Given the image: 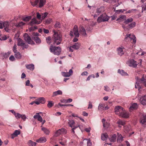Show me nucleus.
<instances>
[{
  "mask_svg": "<svg viewBox=\"0 0 146 146\" xmlns=\"http://www.w3.org/2000/svg\"><path fill=\"white\" fill-rule=\"evenodd\" d=\"M52 32L54 33L53 35L54 42L52 44L58 45L60 44L62 40L61 35H59L58 33L55 30H53Z\"/></svg>",
  "mask_w": 146,
  "mask_h": 146,
  "instance_id": "obj_1",
  "label": "nucleus"
},
{
  "mask_svg": "<svg viewBox=\"0 0 146 146\" xmlns=\"http://www.w3.org/2000/svg\"><path fill=\"white\" fill-rule=\"evenodd\" d=\"M136 82L135 86V88H141L140 83H142L146 86V75L144 76L143 75L141 78L140 79L138 77H136Z\"/></svg>",
  "mask_w": 146,
  "mask_h": 146,
  "instance_id": "obj_2",
  "label": "nucleus"
},
{
  "mask_svg": "<svg viewBox=\"0 0 146 146\" xmlns=\"http://www.w3.org/2000/svg\"><path fill=\"white\" fill-rule=\"evenodd\" d=\"M117 21H118L119 22L124 21V23L125 25H127L129 23L133 22V19L131 17L126 19V16L125 15H121L119 18L117 19Z\"/></svg>",
  "mask_w": 146,
  "mask_h": 146,
  "instance_id": "obj_3",
  "label": "nucleus"
},
{
  "mask_svg": "<svg viewBox=\"0 0 146 146\" xmlns=\"http://www.w3.org/2000/svg\"><path fill=\"white\" fill-rule=\"evenodd\" d=\"M50 50L51 52H52L55 55H59L61 51L60 48L58 46H51L50 48Z\"/></svg>",
  "mask_w": 146,
  "mask_h": 146,
  "instance_id": "obj_4",
  "label": "nucleus"
},
{
  "mask_svg": "<svg viewBox=\"0 0 146 146\" xmlns=\"http://www.w3.org/2000/svg\"><path fill=\"white\" fill-rule=\"evenodd\" d=\"M70 35L71 36H75L76 37H78L79 36L78 28L77 26L74 25L73 29L70 32Z\"/></svg>",
  "mask_w": 146,
  "mask_h": 146,
  "instance_id": "obj_5",
  "label": "nucleus"
},
{
  "mask_svg": "<svg viewBox=\"0 0 146 146\" xmlns=\"http://www.w3.org/2000/svg\"><path fill=\"white\" fill-rule=\"evenodd\" d=\"M128 38H129L131 42L133 44H134L135 43L136 41V38L134 35L132 34H127L125 36L124 40H126Z\"/></svg>",
  "mask_w": 146,
  "mask_h": 146,
  "instance_id": "obj_6",
  "label": "nucleus"
},
{
  "mask_svg": "<svg viewBox=\"0 0 146 146\" xmlns=\"http://www.w3.org/2000/svg\"><path fill=\"white\" fill-rule=\"evenodd\" d=\"M109 17L106 14L104 13L98 18L97 21L99 23L108 21L109 20Z\"/></svg>",
  "mask_w": 146,
  "mask_h": 146,
  "instance_id": "obj_7",
  "label": "nucleus"
},
{
  "mask_svg": "<svg viewBox=\"0 0 146 146\" xmlns=\"http://www.w3.org/2000/svg\"><path fill=\"white\" fill-rule=\"evenodd\" d=\"M23 36L25 40L29 44L31 45L35 44V42L31 39L30 37L27 33H25L24 35Z\"/></svg>",
  "mask_w": 146,
  "mask_h": 146,
  "instance_id": "obj_8",
  "label": "nucleus"
},
{
  "mask_svg": "<svg viewBox=\"0 0 146 146\" xmlns=\"http://www.w3.org/2000/svg\"><path fill=\"white\" fill-rule=\"evenodd\" d=\"M124 109L121 107V106H116L115 108V113L119 116L121 114V113H122V112H123V110Z\"/></svg>",
  "mask_w": 146,
  "mask_h": 146,
  "instance_id": "obj_9",
  "label": "nucleus"
},
{
  "mask_svg": "<svg viewBox=\"0 0 146 146\" xmlns=\"http://www.w3.org/2000/svg\"><path fill=\"white\" fill-rule=\"evenodd\" d=\"M73 71L72 69L70 70L68 72H62L61 74L64 77H69L72 75Z\"/></svg>",
  "mask_w": 146,
  "mask_h": 146,
  "instance_id": "obj_10",
  "label": "nucleus"
},
{
  "mask_svg": "<svg viewBox=\"0 0 146 146\" xmlns=\"http://www.w3.org/2000/svg\"><path fill=\"white\" fill-rule=\"evenodd\" d=\"M66 131L64 128H62L58 130L56 133V136H58L59 135L62 134H65L66 133Z\"/></svg>",
  "mask_w": 146,
  "mask_h": 146,
  "instance_id": "obj_11",
  "label": "nucleus"
},
{
  "mask_svg": "<svg viewBox=\"0 0 146 146\" xmlns=\"http://www.w3.org/2000/svg\"><path fill=\"white\" fill-rule=\"evenodd\" d=\"M128 64L129 66L133 67H136L137 65L136 62L133 60H129Z\"/></svg>",
  "mask_w": 146,
  "mask_h": 146,
  "instance_id": "obj_12",
  "label": "nucleus"
},
{
  "mask_svg": "<svg viewBox=\"0 0 146 146\" xmlns=\"http://www.w3.org/2000/svg\"><path fill=\"white\" fill-rule=\"evenodd\" d=\"M3 27L5 28V30L7 32H9L10 30L9 24L8 22H5L3 23Z\"/></svg>",
  "mask_w": 146,
  "mask_h": 146,
  "instance_id": "obj_13",
  "label": "nucleus"
},
{
  "mask_svg": "<svg viewBox=\"0 0 146 146\" xmlns=\"http://www.w3.org/2000/svg\"><path fill=\"white\" fill-rule=\"evenodd\" d=\"M127 25H128L127 29L129 30L134 27L136 26V23L135 22H132Z\"/></svg>",
  "mask_w": 146,
  "mask_h": 146,
  "instance_id": "obj_14",
  "label": "nucleus"
},
{
  "mask_svg": "<svg viewBox=\"0 0 146 146\" xmlns=\"http://www.w3.org/2000/svg\"><path fill=\"white\" fill-rule=\"evenodd\" d=\"M124 48L122 46L121 47H119L117 49L118 54L120 56H121L122 55L124 54Z\"/></svg>",
  "mask_w": 146,
  "mask_h": 146,
  "instance_id": "obj_15",
  "label": "nucleus"
},
{
  "mask_svg": "<svg viewBox=\"0 0 146 146\" xmlns=\"http://www.w3.org/2000/svg\"><path fill=\"white\" fill-rule=\"evenodd\" d=\"M119 116L121 117L125 118H127L129 117L128 113L124 109L123 110V112H122V113H121Z\"/></svg>",
  "mask_w": 146,
  "mask_h": 146,
  "instance_id": "obj_16",
  "label": "nucleus"
},
{
  "mask_svg": "<svg viewBox=\"0 0 146 146\" xmlns=\"http://www.w3.org/2000/svg\"><path fill=\"white\" fill-rule=\"evenodd\" d=\"M40 23V21H38L36 18H33L32 19L29 23L30 25L31 26H33L35 24H39Z\"/></svg>",
  "mask_w": 146,
  "mask_h": 146,
  "instance_id": "obj_17",
  "label": "nucleus"
},
{
  "mask_svg": "<svg viewBox=\"0 0 146 146\" xmlns=\"http://www.w3.org/2000/svg\"><path fill=\"white\" fill-rule=\"evenodd\" d=\"M141 103L143 105L146 104V96L145 95L142 96L140 99Z\"/></svg>",
  "mask_w": 146,
  "mask_h": 146,
  "instance_id": "obj_18",
  "label": "nucleus"
},
{
  "mask_svg": "<svg viewBox=\"0 0 146 146\" xmlns=\"http://www.w3.org/2000/svg\"><path fill=\"white\" fill-rule=\"evenodd\" d=\"M140 122L142 124H144L146 122V115H143L140 118Z\"/></svg>",
  "mask_w": 146,
  "mask_h": 146,
  "instance_id": "obj_19",
  "label": "nucleus"
},
{
  "mask_svg": "<svg viewBox=\"0 0 146 146\" xmlns=\"http://www.w3.org/2000/svg\"><path fill=\"white\" fill-rule=\"evenodd\" d=\"M80 32V34H82L83 35L85 36L86 35V31L83 27H80L79 28Z\"/></svg>",
  "mask_w": 146,
  "mask_h": 146,
  "instance_id": "obj_20",
  "label": "nucleus"
},
{
  "mask_svg": "<svg viewBox=\"0 0 146 146\" xmlns=\"http://www.w3.org/2000/svg\"><path fill=\"white\" fill-rule=\"evenodd\" d=\"M118 124V127H121L122 126H124L125 124V121H122L121 120H119L117 122Z\"/></svg>",
  "mask_w": 146,
  "mask_h": 146,
  "instance_id": "obj_21",
  "label": "nucleus"
},
{
  "mask_svg": "<svg viewBox=\"0 0 146 146\" xmlns=\"http://www.w3.org/2000/svg\"><path fill=\"white\" fill-rule=\"evenodd\" d=\"M46 0H40L38 6H37V7L41 8L46 3Z\"/></svg>",
  "mask_w": 146,
  "mask_h": 146,
  "instance_id": "obj_22",
  "label": "nucleus"
},
{
  "mask_svg": "<svg viewBox=\"0 0 146 146\" xmlns=\"http://www.w3.org/2000/svg\"><path fill=\"white\" fill-rule=\"evenodd\" d=\"M79 46H70L67 48L68 50L69 51L73 52V49L77 50L79 49Z\"/></svg>",
  "mask_w": 146,
  "mask_h": 146,
  "instance_id": "obj_23",
  "label": "nucleus"
},
{
  "mask_svg": "<svg viewBox=\"0 0 146 146\" xmlns=\"http://www.w3.org/2000/svg\"><path fill=\"white\" fill-rule=\"evenodd\" d=\"M25 44V42L21 39L20 38H18V46H24Z\"/></svg>",
  "mask_w": 146,
  "mask_h": 146,
  "instance_id": "obj_24",
  "label": "nucleus"
},
{
  "mask_svg": "<svg viewBox=\"0 0 146 146\" xmlns=\"http://www.w3.org/2000/svg\"><path fill=\"white\" fill-rule=\"evenodd\" d=\"M25 66L27 69L32 70H33L35 68L34 65L32 64H26Z\"/></svg>",
  "mask_w": 146,
  "mask_h": 146,
  "instance_id": "obj_25",
  "label": "nucleus"
},
{
  "mask_svg": "<svg viewBox=\"0 0 146 146\" xmlns=\"http://www.w3.org/2000/svg\"><path fill=\"white\" fill-rule=\"evenodd\" d=\"M33 38L37 44H40L41 42V39L38 37H34Z\"/></svg>",
  "mask_w": 146,
  "mask_h": 146,
  "instance_id": "obj_26",
  "label": "nucleus"
},
{
  "mask_svg": "<svg viewBox=\"0 0 146 146\" xmlns=\"http://www.w3.org/2000/svg\"><path fill=\"white\" fill-rule=\"evenodd\" d=\"M20 132L19 130H16L14 132L12 135L11 137L13 139L15 137L17 136L18 135L20 134Z\"/></svg>",
  "mask_w": 146,
  "mask_h": 146,
  "instance_id": "obj_27",
  "label": "nucleus"
},
{
  "mask_svg": "<svg viewBox=\"0 0 146 146\" xmlns=\"http://www.w3.org/2000/svg\"><path fill=\"white\" fill-rule=\"evenodd\" d=\"M138 106L137 104L136 103H134L129 108V110L131 111L133 110H135L137 108Z\"/></svg>",
  "mask_w": 146,
  "mask_h": 146,
  "instance_id": "obj_28",
  "label": "nucleus"
},
{
  "mask_svg": "<svg viewBox=\"0 0 146 146\" xmlns=\"http://www.w3.org/2000/svg\"><path fill=\"white\" fill-rule=\"evenodd\" d=\"M68 124L69 126L71 127H74L76 126H74L75 122L73 120H69L68 122Z\"/></svg>",
  "mask_w": 146,
  "mask_h": 146,
  "instance_id": "obj_29",
  "label": "nucleus"
},
{
  "mask_svg": "<svg viewBox=\"0 0 146 146\" xmlns=\"http://www.w3.org/2000/svg\"><path fill=\"white\" fill-rule=\"evenodd\" d=\"M123 137L121 134H118V136L117 139V141L120 143L123 141Z\"/></svg>",
  "mask_w": 146,
  "mask_h": 146,
  "instance_id": "obj_30",
  "label": "nucleus"
},
{
  "mask_svg": "<svg viewBox=\"0 0 146 146\" xmlns=\"http://www.w3.org/2000/svg\"><path fill=\"white\" fill-rule=\"evenodd\" d=\"M62 91L60 90L53 92V96H55L58 95H62Z\"/></svg>",
  "mask_w": 146,
  "mask_h": 146,
  "instance_id": "obj_31",
  "label": "nucleus"
},
{
  "mask_svg": "<svg viewBox=\"0 0 146 146\" xmlns=\"http://www.w3.org/2000/svg\"><path fill=\"white\" fill-rule=\"evenodd\" d=\"M118 73L122 75L126 76L128 75V74L127 73L125 72L123 70H120V69H119L118 70Z\"/></svg>",
  "mask_w": 146,
  "mask_h": 146,
  "instance_id": "obj_32",
  "label": "nucleus"
},
{
  "mask_svg": "<svg viewBox=\"0 0 146 146\" xmlns=\"http://www.w3.org/2000/svg\"><path fill=\"white\" fill-rule=\"evenodd\" d=\"M46 141V138L45 137H41L38 140H37L36 141L39 143H44Z\"/></svg>",
  "mask_w": 146,
  "mask_h": 146,
  "instance_id": "obj_33",
  "label": "nucleus"
},
{
  "mask_svg": "<svg viewBox=\"0 0 146 146\" xmlns=\"http://www.w3.org/2000/svg\"><path fill=\"white\" fill-rule=\"evenodd\" d=\"M117 136L116 134L113 135L110 138V141L114 142L116 141Z\"/></svg>",
  "mask_w": 146,
  "mask_h": 146,
  "instance_id": "obj_34",
  "label": "nucleus"
},
{
  "mask_svg": "<svg viewBox=\"0 0 146 146\" xmlns=\"http://www.w3.org/2000/svg\"><path fill=\"white\" fill-rule=\"evenodd\" d=\"M104 11V9L103 7H101L99 8H98L97 9L96 12L98 13V15L101 13L103 12Z\"/></svg>",
  "mask_w": 146,
  "mask_h": 146,
  "instance_id": "obj_35",
  "label": "nucleus"
},
{
  "mask_svg": "<svg viewBox=\"0 0 146 146\" xmlns=\"http://www.w3.org/2000/svg\"><path fill=\"white\" fill-rule=\"evenodd\" d=\"M66 141V139H60L59 140V143L62 145H65Z\"/></svg>",
  "mask_w": 146,
  "mask_h": 146,
  "instance_id": "obj_36",
  "label": "nucleus"
},
{
  "mask_svg": "<svg viewBox=\"0 0 146 146\" xmlns=\"http://www.w3.org/2000/svg\"><path fill=\"white\" fill-rule=\"evenodd\" d=\"M108 136L107 133L102 134L101 135V139L103 141H105L107 139Z\"/></svg>",
  "mask_w": 146,
  "mask_h": 146,
  "instance_id": "obj_37",
  "label": "nucleus"
},
{
  "mask_svg": "<svg viewBox=\"0 0 146 146\" xmlns=\"http://www.w3.org/2000/svg\"><path fill=\"white\" fill-rule=\"evenodd\" d=\"M9 38L8 36H7L5 35H2L1 34H0V40H5L7 39V38Z\"/></svg>",
  "mask_w": 146,
  "mask_h": 146,
  "instance_id": "obj_38",
  "label": "nucleus"
},
{
  "mask_svg": "<svg viewBox=\"0 0 146 146\" xmlns=\"http://www.w3.org/2000/svg\"><path fill=\"white\" fill-rule=\"evenodd\" d=\"M42 130L44 133L46 134H48L50 133L49 130L47 128L44 127H42Z\"/></svg>",
  "mask_w": 146,
  "mask_h": 146,
  "instance_id": "obj_39",
  "label": "nucleus"
},
{
  "mask_svg": "<svg viewBox=\"0 0 146 146\" xmlns=\"http://www.w3.org/2000/svg\"><path fill=\"white\" fill-rule=\"evenodd\" d=\"M46 42L49 44H50L52 42V39L50 36H49L48 37H46Z\"/></svg>",
  "mask_w": 146,
  "mask_h": 146,
  "instance_id": "obj_40",
  "label": "nucleus"
},
{
  "mask_svg": "<svg viewBox=\"0 0 146 146\" xmlns=\"http://www.w3.org/2000/svg\"><path fill=\"white\" fill-rule=\"evenodd\" d=\"M15 56L17 59H20L21 57V55L20 53L17 52L15 54Z\"/></svg>",
  "mask_w": 146,
  "mask_h": 146,
  "instance_id": "obj_41",
  "label": "nucleus"
},
{
  "mask_svg": "<svg viewBox=\"0 0 146 146\" xmlns=\"http://www.w3.org/2000/svg\"><path fill=\"white\" fill-rule=\"evenodd\" d=\"M25 23L23 22H20L16 24L15 26L17 27H20L24 25Z\"/></svg>",
  "mask_w": 146,
  "mask_h": 146,
  "instance_id": "obj_42",
  "label": "nucleus"
},
{
  "mask_svg": "<svg viewBox=\"0 0 146 146\" xmlns=\"http://www.w3.org/2000/svg\"><path fill=\"white\" fill-rule=\"evenodd\" d=\"M38 100L39 101L40 103L44 104L45 102V99L44 98L41 97L38 99Z\"/></svg>",
  "mask_w": 146,
  "mask_h": 146,
  "instance_id": "obj_43",
  "label": "nucleus"
},
{
  "mask_svg": "<svg viewBox=\"0 0 146 146\" xmlns=\"http://www.w3.org/2000/svg\"><path fill=\"white\" fill-rule=\"evenodd\" d=\"M105 105L104 104H100L99 105L98 109L99 110H104V108L105 106Z\"/></svg>",
  "mask_w": 146,
  "mask_h": 146,
  "instance_id": "obj_44",
  "label": "nucleus"
},
{
  "mask_svg": "<svg viewBox=\"0 0 146 146\" xmlns=\"http://www.w3.org/2000/svg\"><path fill=\"white\" fill-rule=\"evenodd\" d=\"M29 143L30 146H35L36 144V143L33 142L31 140L29 141Z\"/></svg>",
  "mask_w": 146,
  "mask_h": 146,
  "instance_id": "obj_45",
  "label": "nucleus"
},
{
  "mask_svg": "<svg viewBox=\"0 0 146 146\" xmlns=\"http://www.w3.org/2000/svg\"><path fill=\"white\" fill-rule=\"evenodd\" d=\"M54 103L51 101H49L47 104V106L49 108H51L54 105Z\"/></svg>",
  "mask_w": 146,
  "mask_h": 146,
  "instance_id": "obj_46",
  "label": "nucleus"
},
{
  "mask_svg": "<svg viewBox=\"0 0 146 146\" xmlns=\"http://www.w3.org/2000/svg\"><path fill=\"white\" fill-rule=\"evenodd\" d=\"M31 16L27 17L23 19V20L26 22L29 21L31 19Z\"/></svg>",
  "mask_w": 146,
  "mask_h": 146,
  "instance_id": "obj_47",
  "label": "nucleus"
},
{
  "mask_svg": "<svg viewBox=\"0 0 146 146\" xmlns=\"http://www.w3.org/2000/svg\"><path fill=\"white\" fill-rule=\"evenodd\" d=\"M54 27L56 28H60L61 27V25L59 22H57L54 25Z\"/></svg>",
  "mask_w": 146,
  "mask_h": 146,
  "instance_id": "obj_48",
  "label": "nucleus"
},
{
  "mask_svg": "<svg viewBox=\"0 0 146 146\" xmlns=\"http://www.w3.org/2000/svg\"><path fill=\"white\" fill-rule=\"evenodd\" d=\"M3 58H6L8 57L9 54L8 53H3L2 54Z\"/></svg>",
  "mask_w": 146,
  "mask_h": 146,
  "instance_id": "obj_49",
  "label": "nucleus"
},
{
  "mask_svg": "<svg viewBox=\"0 0 146 146\" xmlns=\"http://www.w3.org/2000/svg\"><path fill=\"white\" fill-rule=\"evenodd\" d=\"M48 14V13L47 12H45L44 13H43L42 15V19H44L47 15Z\"/></svg>",
  "mask_w": 146,
  "mask_h": 146,
  "instance_id": "obj_50",
  "label": "nucleus"
},
{
  "mask_svg": "<svg viewBox=\"0 0 146 146\" xmlns=\"http://www.w3.org/2000/svg\"><path fill=\"white\" fill-rule=\"evenodd\" d=\"M21 114L18 113H15V116L17 119L20 118L21 117Z\"/></svg>",
  "mask_w": 146,
  "mask_h": 146,
  "instance_id": "obj_51",
  "label": "nucleus"
},
{
  "mask_svg": "<svg viewBox=\"0 0 146 146\" xmlns=\"http://www.w3.org/2000/svg\"><path fill=\"white\" fill-rule=\"evenodd\" d=\"M52 20L51 18H49L46 20L45 23L46 24H48L52 22Z\"/></svg>",
  "mask_w": 146,
  "mask_h": 146,
  "instance_id": "obj_52",
  "label": "nucleus"
},
{
  "mask_svg": "<svg viewBox=\"0 0 146 146\" xmlns=\"http://www.w3.org/2000/svg\"><path fill=\"white\" fill-rule=\"evenodd\" d=\"M78 127H79L80 128V125H78V126H76V127H74L73 128H72V132L73 133H75V131H74V130L76 129V128H77Z\"/></svg>",
  "mask_w": 146,
  "mask_h": 146,
  "instance_id": "obj_53",
  "label": "nucleus"
},
{
  "mask_svg": "<svg viewBox=\"0 0 146 146\" xmlns=\"http://www.w3.org/2000/svg\"><path fill=\"white\" fill-rule=\"evenodd\" d=\"M146 10V3L142 6V12Z\"/></svg>",
  "mask_w": 146,
  "mask_h": 146,
  "instance_id": "obj_54",
  "label": "nucleus"
},
{
  "mask_svg": "<svg viewBox=\"0 0 146 146\" xmlns=\"http://www.w3.org/2000/svg\"><path fill=\"white\" fill-rule=\"evenodd\" d=\"M92 107V102L89 101V105H88V109H91Z\"/></svg>",
  "mask_w": 146,
  "mask_h": 146,
  "instance_id": "obj_55",
  "label": "nucleus"
},
{
  "mask_svg": "<svg viewBox=\"0 0 146 146\" xmlns=\"http://www.w3.org/2000/svg\"><path fill=\"white\" fill-rule=\"evenodd\" d=\"M40 116V115H39V113H36V115H34L33 117L35 119H38V117H39Z\"/></svg>",
  "mask_w": 146,
  "mask_h": 146,
  "instance_id": "obj_56",
  "label": "nucleus"
},
{
  "mask_svg": "<svg viewBox=\"0 0 146 146\" xmlns=\"http://www.w3.org/2000/svg\"><path fill=\"white\" fill-rule=\"evenodd\" d=\"M43 31L46 34H48L49 33V30H48L46 29L45 28L43 29Z\"/></svg>",
  "mask_w": 146,
  "mask_h": 146,
  "instance_id": "obj_57",
  "label": "nucleus"
},
{
  "mask_svg": "<svg viewBox=\"0 0 146 146\" xmlns=\"http://www.w3.org/2000/svg\"><path fill=\"white\" fill-rule=\"evenodd\" d=\"M21 118L24 120L25 121L27 118L26 117L25 115H22L21 117Z\"/></svg>",
  "mask_w": 146,
  "mask_h": 146,
  "instance_id": "obj_58",
  "label": "nucleus"
},
{
  "mask_svg": "<svg viewBox=\"0 0 146 146\" xmlns=\"http://www.w3.org/2000/svg\"><path fill=\"white\" fill-rule=\"evenodd\" d=\"M36 17L39 19H41V15L38 13H37Z\"/></svg>",
  "mask_w": 146,
  "mask_h": 146,
  "instance_id": "obj_59",
  "label": "nucleus"
},
{
  "mask_svg": "<svg viewBox=\"0 0 146 146\" xmlns=\"http://www.w3.org/2000/svg\"><path fill=\"white\" fill-rule=\"evenodd\" d=\"M102 121L103 124V126L104 127H107V126L105 125V119H102Z\"/></svg>",
  "mask_w": 146,
  "mask_h": 146,
  "instance_id": "obj_60",
  "label": "nucleus"
},
{
  "mask_svg": "<svg viewBox=\"0 0 146 146\" xmlns=\"http://www.w3.org/2000/svg\"><path fill=\"white\" fill-rule=\"evenodd\" d=\"M9 59L10 60L13 61L15 60V58L14 56L12 55L10 57Z\"/></svg>",
  "mask_w": 146,
  "mask_h": 146,
  "instance_id": "obj_61",
  "label": "nucleus"
},
{
  "mask_svg": "<svg viewBox=\"0 0 146 146\" xmlns=\"http://www.w3.org/2000/svg\"><path fill=\"white\" fill-rule=\"evenodd\" d=\"M136 11V9H132L131 10H129L127 11V13H131L133 11Z\"/></svg>",
  "mask_w": 146,
  "mask_h": 146,
  "instance_id": "obj_62",
  "label": "nucleus"
},
{
  "mask_svg": "<svg viewBox=\"0 0 146 146\" xmlns=\"http://www.w3.org/2000/svg\"><path fill=\"white\" fill-rule=\"evenodd\" d=\"M88 73L87 72L85 71L82 73L81 75L82 76L87 75Z\"/></svg>",
  "mask_w": 146,
  "mask_h": 146,
  "instance_id": "obj_63",
  "label": "nucleus"
},
{
  "mask_svg": "<svg viewBox=\"0 0 146 146\" xmlns=\"http://www.w3.org/2000/svg\"><path fill=\"white\" fill-rule=\"evenodd\" d=\"M26 82L25 85H26V86H29L30 81L29 80H27L26 82Z\"/></svg>",
  "mask_w": 146,
  "mask_h": 146,
  "instance_id": "obj_64",
  "label": "nucleus"
}]
</instances>
